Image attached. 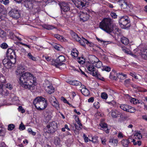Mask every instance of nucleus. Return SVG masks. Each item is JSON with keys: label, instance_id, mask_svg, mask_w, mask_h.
Instances as JSON below:
<instances>
[{"label": "nucleus", "instance_id": "20", "mask_svg": "<svg viewBox=\"0 0 147 147\" xmlns=\"http://www.w3.org/2000/svg\"><path fill=\"white\" fill-rule=\"evenodd\" d=\"M141 57L144 59H147V48L143 49L141 55Z\"/></svg>", "mask_w": 147, "mask_h": 147}, {"label": "nucleus", "instance_id": "44", "mask_svg": "<svg viewBox=\"0 0 147 147\" xmlns=\"http://www.w3.org/2000/svg\"><path fill=\"white\" fill-rule=\"evenodd\" d=\"M5 33L4 32L3 30H0V37L1 38H3L5 36Z\"/></svg>", "mask_w": 147, "mask_h": 147}, {"label": "nucleus", "instance_id": "33", "mask_svg": "<svg viewBox=\"0 0 147 147\" xmlns=\"http://www.w3.org/2000/svg\"><path fill=\"white\" fill-rule=\"evenodd\" d=\"M10 58L16 57L15 53L13 50L10 48Z\"/></svg>", "mask_w": 147, "mask_h": 147}, {"label": "nucleus", "instance_id": "21", "mask_svg": "<svg viewBox=\"0 0 147 147\" xmlns=\"http://www.w3.org/2000/svg\"><path fill=\"white\" fill-rule=\"evenodd\" d=\"M116 75L117 78L120 80H124L127 78V75L123 74L122 73H117Z\"/></svg>", "mask_w": 147, "mask_h": 147}, {"label": "nucleus", "instance_id": "19", "mask_svg": "<svg viewBox=\"0 0 147 147\" xmlns=\"http://www.w3.org/2000/svg\"><path fill=\"white\" fill-rule=\"evenodd\" d=\"M82 94L85 96H88L90 94L89 90L86 87H82V89L80 90Z\"/></svg>", "mask_w": 147, "mask_h": 147}, {"label": "nucleus", "instance_id": "14", "mask_svg": "<svg viewBox=\"0 0 147 147\" xmlns=\"http://www.w3.org/2000/svg\"><path fill=\"white\" fill-rule=\"evenodd\" d=\"M24 5L27 8L31 9L33 8V3L32 0H25Z\"/></svg>", "mask_w": 147, "mask_h": 147}, {"label": "nucleus", "instance_id": "10", "mask_svg": "<svg viewBox=\"0 0 147 147\" xmlns=\"http://www.w3.org/2000/svg\"><path fill=\"white\" fill-rule=\"evenodd\" d=\"M10 16L16 19L19 18L20 16L19 11L16 9H12L10 11Z\"/></svg>", "mask_w": 147, "mask_h": 147}, {"label": "nucleus", "instance_id": "39", "mask_svg": "<svg viewBox=\"0 0 147 147\" xmlns=\"http://www.w3.org/2000/svg\"><path fill=\"white\" fill-rule=\"evenodd\" d=\"M53 36L59 40H61L63 38V36H60L58 34H54Z\"/></svg>", "mask_w": 147, "mask_h": 147}, {"label": "nucleus", "instance_id": "54", "mask_svg": "<svg viewBox=\"0 0 147 147\" xmlns=\"http://www.w3.org/2000/svg\"><path fill=\"white\" fill-rule=\"evenodd\" d=\"M96 38L98 42H103V44H105L106 45L108 44V43H107V44L105 43L107 42V41H103L102 40L100 39V38H99L97 37H96Z\"/></svg>", "mask_w": 147, "mask_h": 147}, {"label": "nucleus", "instance_id": "29", "mask_svg": "<svg viewBox=\"0 0 147 147\" xmlns=\"http://www.w3.org/2000/svg\"><path fill=\"white\" fill-rule=\"evenodd\" d=\"M129 107H130V106L128 105H122L120 106V108L123 110L127 111Z\"/></svg>", "mask_w": 147, "mask_h": 147}, {"label": "nucleus", "instance_id": "16", "mask_svg": "<svg viewBox=\"0 0 147 147\" xmlns=\"http://www.w3.org/2000/svg\"><path fill=\"white\" fill-rule=\"evenodd\" d=\"M117 3L123 9H125L127 7V5L125 0H119Z\"/></svg>", "mask_w": 147, "mask_h": 147}, {"label": "nucleus", "instance_id": "57", "mask_svg": "<svg viewBox=\"0 0 147 147\" xmlns=\"http://www.w3.org/2000/svg\"><path fill=\"white\" fill-rule=\"evenodd\" d=\"M80 59H81L80 57H79V58H78V62L82 64H83L84 63L85 61L82 60H81Z\"/></svg>", "mask_w": 147, "mask_h": 147}, {"label": "nucleus", "instance_id": "60", "mask_svg": "<svg viewBox=\"0 0 147 147\" xmlns=\"http://www.w3.org/2000/svg\"><path fill=\"white\" fill-rule=\"evenodd\" d=\"M94 100V98L93 97H91L88 100V102H93Z\"/></svg>", "mask_w": 147, "mask_h": 147}, {"label": "nucleus", "instance_id": "31", "mask_svg": "<svg viewBox=\"0 0 147 147\" xmlns=\"http://www.w3.org/2000/svg\"><path fill=\"white\" fill-rule=\"evenodd\" d=\"M71 35L73 38L76 41H78L80 40L79 39L80 38L78 36L77 34L74 32H72Z\"/></svg>", "mask_w": 147, "mask_h": 147}, {"label": "nucleus", "instance_id": "38", "mask_svg": "<svg viewBox=\"0 0 147 147\" xmlns=\"http://www.w3.org/2000/svg\"><path fill=\"white\" fill-rule=\"evenodd\" d=\"M101 97L102 98L106 100L108 98V95L105 92H102L101 94Z\"/></svg>", "mask_w": 147, "mask_h": 147}, {"label": "nucleus", "instance_id": "34", "mask_svg": "<svg viewBox=\"0 0 147 147\" xmlns=\"http://www.w3.org/2000/svg\"><path fill=\"white\" fill-rule=\"evenodd\" d=\"M122 50L123 52L127 54H131V52L129 49L125 47H123L122 48Z\"/></svg>", "mask_w": 147, "mask_h": 147}, {"label": "nucleus", "instance_id": "50", "mask_svg": "<svg viewBox=\"0 0 147 147\" xmlns=\"http://www.w3.org/2000/svg\"><path fill=\"white\" fill-rule=\"evenodd\" d=\"M18 110L19 111H20L22 113H24L25 111V110L22 108V106H20L18 108Z\"/></svg>", "mask_w": 147, "mask_h": 147}, {"label": "nucleus", "instance_id": "30", "mask_svg": "<svg viewBox=\"0 0 147 147\" xmlns=\"http://www.w3.org/2000/svg\"><path fill=\"white\" fill-rule=\"evenodd\" d=\"M109 142L112 143L114 146H117V144L118 142V140L117 139L111 138L110 139Z\"/></svg>", "mask_w": 147, "mask_h": 147}, {"label": "nucleus", "instance_id": "53", "mask_svg": "<svg viewBox=\"0 0 147 147\" xmlns=\"http://www.w3.org/2000/svg\"><path fill=\"white\" fill-rule=\"evenodd\" d=\"M28 131L29 133L33 135H35L36 134V133L33 131L31 129H28Z\"/></svg>", "mask_w": 147, "mask_h": 147}, {"label": "nucleus", "instance_id": "9", "mask_svg": "<svg viewBox=\"0 0 147 147\" xmlns=\"http://www.w3.org/2000/svg\"><path fill=\"white\" fill-rule=\"evenodd\" d=\"M89 12L88 11H86L85 10H83L80 12V20L83 22L86 21L89 18Z\"/></svg>", "mask_w": 147, "mask_h": 147}, {"label": "nucleus", "instance_id": "13", "mask_svg": "<svg viewBox=\"0 0 147 147\" xmlns=\"http://www.w3.org/2000/svg\"><path fill=\"white\" fill-rule=\"evenodd\" d=\"M9 48L7 49L6 53V56L5 57L3 61V63L5 66H6V65H8L9 64Z\"/></svg>", "mask_w": 147, "mask_h": 147}, {"label": "nucleus", "instance_id": "43", "mask_svg": "<svg viewBox=\"0 0 147 147\" xmlns=\"http://www.w3.org/2000/svg\"><path fill=\"white\" fill-rule=\"evenodd\" d=\"M28 56L29 59L33 61H35L36 59L35 57L33 56L30 53H29L28 54Z\"/></svg>", "mask_w": 147, "mask_h": 147}, {"label": "nucleus", "instance_id": "51", "mask_svg": "<svg viewBox=\"0 0 147 147\" xmlns=\"http://www.w3.org/2000/svg\"><path fill=\"white\" fill-rule=\"evenodd\" d=\"M135 136H136L138 139H140L142 138V135L141 134L139 133H136L135 134Z\"/></svg>", "mask_w": 147, "mask_h": 147}, {"label": "nucleus", "instance_id": "59", "mask_svg": "<svg viewBox=\"0 0 147 147\" xmlns=\"http://www.w3.org/2000/svg\"><path fill=\"white\" fill-rule=\"evenodd\" d=\"M15 126V125L13 124H10V130H12L14 128Z\"/></svg>", "mask_w": 147, "mask_h": 147}, {"label": "nucleus", "instance_id": "23", "mask_svg": "<svg viewBox=\"0 0 147 147\" xmlns=\"http://www.w3.org/2000/svg\"><path fill=\"white\" fill-rule=\"evenodd\" d=\"M121 42L125 45H127L129 43V40L127 38L123 36L121 38Z\"/></svg>", "mask_w": 147, "mask_h": 147}, {"label": "nucleus", "instance_id": "46", "mask_svg": "<svg viewBox=\"0 0 147 147\" xmlns=\"http://www.w3.org/2000/svg\"><path fill=\"white\" fill-rule=\"evenodd\" d=\"M130 107H129V109H128V110L127 111V112H129L131 113H134L135 111V109L134 108L130 106Z\"/></svg>", "mask_w": 147, "mask_h": 147}, {"label": "nucleus", "instance_id": "63", "mask_svg": "<svg viewBox=\"0 0 147 147\" xmlns=\"http://www.w3.org/2000/svg\"><path fill=\"white\" fill-rule=\"evenodd\" d=\"M91 141L93 142L94 143H95L97 142V140L96 138H92V140H91Z\"/></svg>", "mask_w": 147, "mask_h": 147}, {"label": "nucleus", "instance_id": "55", "mask_svg": "<svg viewBox=\"0 0 147 147\" xmlns=\"http://www.w3.org/2000/svg\"><path fill=\"white\" fill-rule=\"evenodd\" d=\"M103 69H104V70L108 72L110 71L111 70L110 67L108 66L105 67L103 68Z\"/></svg>", "mask_w": 147, "mask_h": 147}, {"label": "nucleus", "instance_id": "36", "mask_svg": "<svg viewBox=\"0 0 147 147\" xmlns=\"http://www.w3.org/2000/svg\"><path fill=\"white\" fill-rule=\"evenodd\" d=\"M54 143L56 145H59L60 143V139L59 138L56 137L54 140Z\"/></svg>", "mask_w": 147, "mask_h": 147}, {"label": "nucleus", "instance_id": "32", "mask_svg": "<svg viewBox=\"0 0 147 147\" xmlns=\"http://www.w3.org/2000/svg\"><path fill=\"white\" fill-rule=\"evenodd\" d=\"M53 46L55 49L58 51H61L63 48L62 46L61 45H59L56 44H55Z\"/></svg>", "mask_w": 147, "mask_h": 147}, {"label": "nucleus", "instance_id": "1", "mask_svg": "<svg viewBox=\"0 0 147 147\" xmlns=\"http://www.w3.org/2000/svg\"><path fill=\"white\" fill-rule=\"evenodd\" d=\"M24 66L19 65L16 71V75L20 76L19 78L20 84L25 88L30 89L32 85L36 83V78L30 72H25Z\"/></svg>", "mask_w": 147, "mask_h": 147}, {"label": "nucleus", "instance_id": "58", "mask_svg": "<svg viewBox=\"0 0 147 147\" xmlns=\"http://www.w3.org/2000/svg\"><path fill=\"white\" fill-rule=\"evenodd\" d=\"M74 125L75 127L77 129L80 130V129H82V126H79V127H78L77 125V124H74Z\"/></svg>", "mask_w": 147, "mask_h": 147}, {"label": "nucleus", "instance_id": "42", "mask_svg": "<svg viewBox=\"0 0 147 147\" xmlns=\"http://www.w3.org/2000/svg\"><path fill=\"white\" fill-rule=\"evenodd\" d=\"M45 83L44 85L45 88V87H46V86H51V85H52L51 83L50 82L47 80H46L45 81Z\"/></svg>", "mask_w": 147, "mask_h": 147}, {"label": "nucleus", "instance_id": "6", "mask_svg": "<svg viewBox=\"0 0 147 147\" xmlns=\"http://www.w3.org/2000/svg\"><path fill=\"white\" fill-rule=\"evenodd\" d=\"M48 130V133H53L56 131L58 128L57 124L55 121H52L49 123L46 127Z\"/></svg>", "mask_w": 147, "mask_h": 147}, {"label": "nucleus", "instance_id": "8", "mask_svg": "<svg viewBox=\"0 0 147 147\" xmlns=\"http://www.w3.org/2000/svg\"><path fill=\"white\" fill-rule=\"evenodd\" d=\"M9 84H8L5 85H3L2 83L0 84V94L7 96L9 94Z\"/></svg>", "mask_w": 147, "mask_h": 147}, {"label": "nucleus", "instance_id": "5", "mask_svg": "<svg viewBox=\"0 0 147 147\" xmlns=\"http://www.w3.org/2000/svg\"><path fill=\"white\" fill-rule=\"evenodd\" d=\"M119 24L120 27L123 28H128L131 25L129 19L127 16L121 17L119 20Z\"/></svg>", "mask_w": 147, "mask_h": 147}, {"label": "nucleus", "instance_id": "45", "mask_svg": "<svg viewBox=\"0 0 147 147\" xmlns=\"http://www.w3.org/2000/svg\"><path fill=\"white\" fill-rule=\"evenodd\" d=\"M100 126L103 128L106 129L107 128V124L105 123H101L100 124Z\"/></svg>", "mask_w": 147, "mask_h": 147}, {"label": "nucleus", "instance_id": "49", "mask_svg": "<svg viewBox=\"0 0 147 147\" xmlns=\"http://www.w3.org/2000/svg\"><path fill=\"white\" fill-rule=\"evenodd\" d=\"M110 15L111 17L113 18L114 19L117 18V15L116 14V13L113 12H111V13Z\"/></svg>", "mask_w": 147, "mask_h": 147}, {"label": "nucleus", "instance_id": "41", "mask_svg": "<svg viewBox=\"0 0 147 147\" xmlns=\"http://www.w3.org/2000/svg\"><path fill=\"white\" fill-rule=\"evenodd\" d=\"M0 47L3 49H6L8 47V45L5 42H3L1 45Z\"/></svg>", "mask_w": 147, "mask_h": 147}, {"label": "nucleus", "instance_id": "26", "mask_svg": "<svg viewBox=\"0 0 147 147\" xmlns=\"http://www.w3.org/2000/svg\"><path fill=\"white\" fill-rule=\"evenodd\" d=\"M130 102L134 104H137L140 103L141 104H142L144 103L143 102H140L138 100L134 98H132L130 100Z\"/></svg>", "mask_w": 147, "mask_h": 147}, {"label": "nucleus", "instance_id": "4", "mask_svg": "<svg viewBox=\"0 0 147 147\" xmlns=\"http://www.w3.org/2000/svg\"><path fill=\"white\" fill-rule=\"evenodd\" d=\"M65 57L63 55H60L55 61H52V64L60 69H64L66 67V65L62 62L65 61Z\"/></svg>", "mask_w": 147, "mask_h": 147}, {"label": "nucleus", "instance_id": "62", "mask_svg": "<svg viewBox=\"0 0 147 147\" xmlns=\"http://www.w3.org/2000/svg\"><path fill=\"white\" fill-rule=\"evenodd\" d=\"M130 79H129L126 80L124 81V83L125 84H129L130 82Z\"/></svg>", "mask_w": 147, "mask_h": 147}, {"label": "nucleus", "instance_id": "22", "mask_svg": "<svg viewBox=\"0 0 147 147\" xmlns=\"http://www.w3.org/2000/svg\"><path fill=\"white\" fill-rule=\"evenodd\" d=\"M51 104L53 106L55 107L57 109H59V105L58 101L56 98L55 100H53Z\"/></svg>", "mask_w": 147, "mask_h": 147}, {"label": "nucleus", "instance_id": "35", "mask_svg": "<svg viewBox=\"0 0 147 147\" xmlns=\"http://www.w3.org/2000/svg\"><path fill=\"white\" fill-rule=\"evenodd\" d=\"M5 133V129L4 128L0 127V136H4Z\"/></svg>", "mask_w": 147, "mask_h": 147}, {"label": "nucleus", "instance_id": "52", "mask_svg": "<svg viewBox=\"0 0 147 147\" xmlns=\"http://www.w3.org/2000/svg\"><path fill=\"white\" fill-rule=\"evenodd\" d=\"M78 51H76V52H72L71 54L72 56H74V57H77L78 56Z\"/></svg>", "mask_w": 147, "mask_h": 147}, {"label": "nucleus", "instance_id": "2", "mask_svg": "<svg viewBox=\"0 0 147 147\" xmlns=\"http://www.w3.org/2000/svg\"><path fill=\"white\" fill-rule=\"evenodd\" d=\"M113 20L110 18H105L100 22L99 27L100 28L110 34L112 33L116 34L120 33V30L117 27H113L111 25Z\"/></svg>", "mask_w": 147, "mask_h": 147}, {"label": "nucleus", "instance_id": "17", "mask_svg": "<svg viewBox=\"0 0 147 147\" xmlns=\"http://www.w3.org/2000/svg\"><path fill=\"white\" fill-rule=\"evenodd\" d=\"M79 40H80L78 41L79 42L81 45L84 47L85 46L86 43L88 45L90 44V42L87 39L82 37V38H80Z\"/></svg>", "mask_w": 147, "mask_h": 147}, {"label": "nucleus", "instance_id": "48", "mask_svg": "<svg viewBox=\"0 0 147 147\" xmlns=\"http://www.w3.org/2000/svg\"><path fill=\"white\" fill-rule=\"evenodd\" d=\"M16 62V57L10 58V63L11 64H14Z\"/></svg>", "mask_w": 147, "mask_h": 147}, {"label": "nucleus", "instance_id": "56", "mask_svg": "<svg viewBox=\"0 0 147 147\" xmlns=\"http://www.w3.org/2000/svg\"><path fill=\"white\" fill-rule=\"evenodd\" d=\"M0 147H7L4 142H0Z\"/></svg>", "mask_w": 147, "mask_h": 147}, {"label": "nucleus", "instance_id": "40", "mask_svg": "<svg viewBox=\"0 0 147 147\" xmlns=\"http://www.w3.org/2000/svg\"><path fill=\"white\" fill-rule=\"evenodd\" d=\"M25 127L22 122H21L19 127V129L20 130H23L25 129Z\"/></svg>", "mask_w": 147, "mask_h": 147}, {"label": "nucleus", "instance_id": "15", "mask_svg": "<svg viewBox=\"0 0 147 147\" xmlns=\"http://www.w3.org/2000/svg\"><path fill=\"white\" fill-rule=\"evenodd\" d=\"M111 115L113 118H116L119 117V115H120V117H121L122 114L118 111L115 110L112 111Z\"/></svg>", "mask_w": 147, "mask_h": 147}, {"label": "nucleus", "instance_id": "18", "mask_svg": "<svg viewBox=\"0 0 147 147\" xmlns=\"http://www.w3.org/2000/svg\"><path fill=\"white\" fill-rule=\"evenodd\" d=\"M45 89L46 92L49 94H51L54 92L55 88L52 85L46 86Z\"/></svg>", "mask_w": 147, "mask_h": 147}, {"label": "nucleus", "instance_id": "64", "mask_svg": "<svg viewBox=\"0 0 147 147\" xmlns=\"http://www.w3.org/2000/svg\"><path fill=\"white\" fill-rule=\"evenodd\" d=\"M61 100L63 101V102L65 103L67 101L66 99L63 96L61 97Z\"/></svg>", "mask_w": 147, "mask_h": 147}, {"label": "nucleus", "instance_id": "27", "mask_svg": "<svg viewBox=\"0 0 147 147\" xmlns=\"http://www.w3.org/2000/svg\"><path fill=\"white\" fill-rule=\"evenodd\" d=\"M10 38L11 39L14 40H16L17 39H18L19 41L22 40V39L21 38L16 36L13 32L10 33Z\"/></svg>", "mask_w": 147, "mask_h": 147}, {"label": "nucleus", "instance_id": "3", "mask_svg": "<svg viewBox=\"0 0 147 147\" xmlns=\"http://www.w3.org/2000/svg\"><path fill=\"white\" fill-rule=\"evenodd\" d=\"M33 103L36 108L39 111L44 110L48 105L47 100L42 96L38 97L35 98Z\"/></svg>", "mask_w": 147, "mask_h": 147}, {"label": "nucleus", "instance_id": "24", "mask_svg": "<svg viewBox=\"0 0 147 147\" xmlns=\"http://www.w3.org/2000/svg\"><path fill=\"white\" fill-rule=\"evenodd\" d=\"M43 27L48 30H51L54 28H56V27L54 26L47 24H44L43 25Z\"/></svg>", "mask_w": 147, "mask_h": 147}, {"label": "nucleus", "instance_id": "61", "mask_svg": "<svg viewBox=\"0 0 147 147\" xmlns=\"http://www.w3.org/2000/svg\"><path fill=\"white\" fill-rule=\"evenodd\" d=\"M2 1L3 2V3L5 5H7L9 3V0H2Z\"/></svg>", "mask_w": 147, "mask_h": 147}, {"label": "nucleus", "instance_id": "7", "mask_svg": "<svg viewBox=\"0 0 147 147\" xmlns=\"http://www.w3.org/2000/svg\"><path fill=\"white\" fill-rule=\"evenodd\" d=\"M75 6L78 8H80L88 5L89 1L91 0H71Z\"/></svg>", "mask_w": 147, "mask_h": 147}, {"label": "nucleus", "instance_id": "37", "mask_svg": "<svg viewBox=\"0 0 147 147\" xmlns=\"http://www.w3.org/2000/svg\"><path fill=\"white\" fill-rule=\"evenodd\" d=\"M48 99L49 102L51 103L53 100H55V98L53 96L50 95L49 96Z\"/></svg>", "mask_w": 147, "mask_h": 147}, {"label": "nucleus", "instance_id": "11", "mask_svg": "<svg viewBox=\"0 0 147 147\" xmlns=\"http://www.w3.org/2000/svg\"><path fill=\"white\" fill-rule=\"evenodd\" d=\"M59 5L61 11L65 12L69 11L70 9V5L68 3L62 2Z\"/></svg>", "mask_w": 147, "mask_h": 147}, {"label": "nucleus", "instance_id": "25", "mask_svg": "<svg viewBox=\"0 0 147 147\" xmlns=\"http://www.w3.org/2000/svg\"><path fill=\"white\" fill-rule=\"evenodd\" d=\"M129 138L127 140H123L121 141V143L124 147H128V144L130 143Z\"/></svg>", "mask_w": 147, "mask_h": 147}, {"label": "nucleus", "instance_id": "47", "mask_svg": "<svg viewBox=\"0 0 147 147\" xmlns=\"http://www.w3.org/2000/svg\"><path fill=\"white\" fill-rule=\"evenodd\" d=\"M74 85L76 86H82V83L79 81L74 80Z\"/></svg>", "mask_w": 147, "mask_h": 147}, {"label": "nucleus", "instance_id": "12", "mask_svg": "<svg viewBox=\"0 0 147 147\" xmlns=\"http://www.w3.org/2000/svg\"><path fill=\"white\" fill-rule=\"evenodd\" d=\"M95 69L94 67L92 65H90L87 67L88 70L91 73L93 76L98 78V71H95Z\"/></svg>", "mask_w": 147, "mask_h": 147}, {"label": "nucleus", "instance_id": "28", "mask_svg": "<svg viewBox=\"0 0 147 147\" xmlns=\"http://www.w3.org/2000/svg\"><path fill=\"white\" fill-rule=\"evenodd\" d=\"M95 58L96 59V67L98 68H100L102 65V62L100 61L96 57Z\"/></svg>", "mask_w": 147, "mask_h": 147}]
</instances>
